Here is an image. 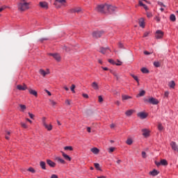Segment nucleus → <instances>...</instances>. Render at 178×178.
Returning a JSON list of instances; mask_svg holds the SVG:
<instances>
[{
  "instance_id": "f257e3e1",
  "label": "nucleus",
  "mask_w": 178,
  "mask_h": 178,
  "mask_svg": "<svg viewBox=\"0 0 178 178\" xmlns=\"http://www.w3.org/2000/svg\"><path fill=\"white\" fill-rule=\"evenodd\" d=\"M30 4L26 1V0H21L20 2L18 3V10L19 12H24L29 9Z\"/></svg>"
},
{
  "instance_id": "f03ea898",
  "label": "nucleus",
  "mask_w": 178,
  "mask_h": 178,
  "mask_svg": "<svg viewBox=\"0 0 178 178\" xmlns=\"http://www.w3.org/2000/svg\"><path fill=\"white\" fill-rule=\"evenodd\" d=\"M95 10L97 12H99L100 13H106V3L97 5L95 8Z\"/></svg>"
},
{
  "instance_id": "7ed1b4c3",
  "label": "nucleus",
  "mask_w": 178,
  "mask_h": 178,
  "mask_svg": "<svg viewBox=\"0 0 178 178\" xmlns=\"http://www.w3.org/2000/svg\"><path fill=\"white\" fill-rule=\"evenodd\" d=\"M106 13H108V12L109 13H113V12H115L116 10V7L106 4Z\"/></svg>"
},
{
  "instance_id": "20e7f679",
  "label": "nucleus",
  "mask_w": 178,
  "mask_h": 178,
  "mask_svg": "<svg viewBox=\"0 0 178 178\" xmlns=\"http://www.w3.org/2000/svg\"><path fill=\"white\" fill-rule=\"evenodd\" d=\"M143 101L145 104L148 102L149 104H152V105H156V99L154 97H150L149 99H144Z\"/></svg>"
},
{
  "instance_id": "39448f33",
  "label": "nucleus",
  "mask_w": 178,
  "mask_h": 178,
  "mask_svg": "<svg viewBox=\"0 0 178 178\" xmlns=\"http://www.w3.org/2000/svg\"><path fill=\"white\" fill-rule=\"evenodd\" d=\"M103 34H104L103 31H96L92 33V37L94 38H100V37H102Z\"/></svg>"
},
{
  "instance_id": "423d86ee",
  "label": "nucleus",
  "mask_w": 178,
  "mask_h": 178,
  "mask_svg": "<svg viewBox=\"0 0 178 178\" xmlns=\"http://www.w3.org/2000/svg\"><path fill=\"white\" fill-rule=\"evenodd\" d=\"M83 10L81 7H76L70 10L71 13H83Z\"/></svg>"
},
{
  "instance_id": "0eeeda50",
  "label": "nucleus",
  "mask_w": 178,
  "mask_h": 178,
  "mask_svg": "<svg viewBox=\"0 0 178 178\" xmlns=\"http://www.w3.org/2000/svg\"><path fill=\"white\" fill-rule=\"evenodd\" d=\"M165 35V33L161 30L156 31V40H162Z\"/></svg>"
},
{
  "instance_id": "6e6552de",
  "label": "nucleus",
  "mask_w": 178,
  "mask_h": 178,
  "mask_svg": "<svg viewBox=\"0 0 178 178\" xmlns=\"http://www.w3.org/2000/svg\"><path fill=\"white\" fill-rule=\"evenodd\" d=\"M168 166V161L165 159H161L160 162L156 163V166Z\"/></svg>"
},
{
  "instance_id": "1a4fd4ad",
  "label": "nucleus",
  "mask_w": 178,
  "mask_h": 178,
  "mask_svg": "<svg viewBox=\"0 0 178 178\" xmlns=\"http://www.w3.org/2000/svg\"><path fill=\"white\" fill-rule=\"evenodd\" d=\"M49 55L50 56H53V58L54 59H56L57 60V62H60V55H59L58 54H52V53H50L49 54Z\"/></svg>"
},
{
  "instance_id": "9d476101",
  "label": "nucleus",
  "mask_w": 178,
  "mask_h": 178,
  "mask_svg": "<svg viewBox=\"0 0 178 178\" xmlns=\"http://www.w3.org/2000/svg\"><path fill=\"white\" fill-rule=\"evenodd\" d=\"M17 88L19 91H25V90H27V86L24 83L23 85H17Z\"/></svg>"
},
{
  "instance_id": "9b49d317",
  "label": "nucleus",
  "mask_w": 178,
  "mask_h": 178,
  "mask_svg": "<svg viewBox=\"0 0 178 178\" xmlns=\"http://www.w3.org/2000/svg\"><path fill=\"white\" fill-rule=\"evenodd\" d=\"M139 26L140 27H142V29H144L145 27V20L143 17H141L139 19Z\"/></svg>"
},
{
  "instance_id": "f8f14e48",
  "label": "nucleus",
  "mask_w": 178,
  "mask_h": 178,
  "mask_svg": "<svg viewBox=\"0 0 178 178\" xmlns=\"http://www.w3.org/2000/svg\"><path fill=\"white\" fill-rule=\"evenodd\" d=\"M137 116L140 119H145L147 115L145 112H140V113H138Z\"/></svg>"
},
{
  "instance_id": "ddd939ff",
  "label": "nucleus",
  "mask_w": 178,
  "mask_h": 178,
  "mask_svg": "<svg viewBox=\"0 0 178 178\" xmlns=\"http://www.w3.org/2000/svg\"><path fill=\"white\" fill-rule=\"evenodd\" d=\"M142 134L145 137H149V130L147 129H142Z\"/></svg>"
},
{
  "instance_id": "4468645a",
  "label": "nucleus",
  "mask_w": 178,
  "mask_h": 178,
  "mask_svg": "<svg viewBox=\"0 0 178 178\" xmlns=\"http://www.w3.org/2000/svg\"><path fill=\"white\" fill-rule=\"evenodd\" d=\"M39 5L41 8H43V9H48V3L45 1H40Z\"/></svg>"
},
{
  "instance_id": "2eb2a0df",
  "label": "nucleus",
  "mask_w": 178,
  "mask_h": 178,
  "mask_svg": "<svg viewBox=\"0 0 178 178\" xmlns=\"http://www.w3.org/2000/svg\"><path fill=\"white\" fill-rule=\"evenodd\" d=\"M47 163L51 168H55L56 166V163H55V162H54V161H51L49 159L47 160Z\"/></svg>"
},
{
  "instance_id": "dca6fc26",
  "label": "nucleus",
  "mask_w": 178,
  "mask_h": 178,
  "mask_svg": "<svg viewBox=\"0 0 178 178\" xmlns=\"http://www.w3.org/2000/svg\"><path fill=\"white\" fill-rule=\"evenodd\" d=\"M108 51H109L108 47H106V48L101 47L99 52L101 54H103V55H105L106 54V52H108Z\"/></svg>"
},
{
  "instance_id": "f3484780",
  "label": "nucleus",
  "mask_w": 178,
  "mask_h": 178,
  "mask_svg": "<svg viewBox=\"0 0 178 178\" xmlns=\"http://www.w3.org/2000/svg\"><path fill=\"white\" fill-rule=\"evenodd\" d=\"M39 73H40V74H42V76H43V77H45V76H47V74H49V71H48V72H45L44 70L40 69V70H39Z\"/></svg>"
},
{
  "instance_id": "a211bd4d",
  "label": "nucleus",
  "mask_w": 178,
  "mask_h": 178,
  "mask_svg": "<svg viewBox=\"0 0 178 178\" xmlns=\"http://www.w3.org/2000/svg\"><path fill=\"white\" fill-rule=\"evenodd\" d=\"M158 5H159V6H161L160 10H161V12H163V10H165V8H166V6H165L164 3H162V2H161V1H159V2H158Z\"/></svg>"
},
{
  "instance_id": "6ab92c4d",
  "label": "nucleus",
  "mask_w": 178,
  "mask_h": 178,
  "mask_svg": "<svg viewBox=\"0 0 178 178\" xmlns=\"http://www.w3.org/2000/svg\"><path fill=\"white\" fill-rule=\"evenodd\" d=\"M91 152H92V154H95V155L99 154V149L97 147H93L90 149Z\"/></svg>"
},
{
  "instance_id": "aec40b11",
  "label": "nucleus",
  "mask_w": 178,
  "mask_h": 178,
  "mask_svg": "<svg viewBox=\"0 0 178 178\" xmlns=\"http://www.w3.org/2000/svg\"><path fill=\"white\" fill-rule=\"evenodd\" d=\"M62 155L63 156V158H65V159H66V161H72V158H70V156L66 154H65V152H61Z\"/></svg>"
},
{
  "instance_id": "412c9836",
  "label": "nucleus",
  "mask_w": 178,
  "mask_h": 178,
  "mask_svg": "<svg viewBox=\"0 0 178 178\" xmlns=\"http://www.w3.org/2000/svg\"><path fill=\"white\" fill-rule=\"evenodd\" d=\"M44 127H45V129H47V130H48L49 131H51V130H52V124H44Z\"/></svg>"
},
{
  "instance_id": "4be33fe9",
  "label": "nucleus",
  "mask_w": 178,
  "mask_h": 178,
  "mask_svg": "<svg viewBox=\"0 0 178 178\" xmlns=\"http://www.w3.org/2000/svg\"><path fill=\"white\" fill-rule=\"evenodd\" d=\"M29 92L31 95H34V97H37V95H38L37 91H35V90H33V89H29Z\"/></svg>"
},
{
  "instance_id": "5701e85b",
  "label": "nucleus",
  "mask_w": 178,
  "mask_h": 178,
  "mask_svg": "<svg viewBox=\"0 0 178 178\" xmlns=\"http://www.w3.org/2000/svg\"><path fill=\"white\" fill-rule=\"evenodd\" d=\"M122 101H127V99H131V97L126 95H122Z\"/></svg>"
},
{
  "instance_id": "b1692460",
  "label": "nucleus",
  "mask_w": 178,
  "mask_h": 178,
  "mask_svg": "<svg viewBox=\"0 0 178 178\" xmlns=\"http://www.w3.org/2000/svg\"><path fill=\"white\" fill-rule=\"evenodd\" d=\"M92 88H94V90L99 89V86H98V83H97V82L92 83Z\"/></svg>"
},
{
  "instance_id": "393cba45",
  "label": "nucleus",
  "mask_w": 178,
  "mask_h": 178,
  "mask_svg": "<svg viewBox=\"0 0 178 178\" xmlns=\"http://www.w3.org/2000/svg\"><path fill=\"white\" fill-rule=\"evenodd\" d=\"M94 166L97 170H100V172H102V169H101V166L99 165V163H95Z\"/></svg>"
},
{
  "instance_id": "a878e982",
  "label": "nucleus",
  "mask_w": 178,
  "mask_h": 178,
  "mask_svg": "<svg viewBox=\"0 0 178 178\" xmlns=\"http://www.w3.org/2000/svg\"><path fill=\"white\" fill-rule=\"evenodd\" d=\"M134 112V110H128L125 112V115L127 116H131L133 115V113Z\"/></svg>"
},
{
  "instance_id": "bb28decb",
  "label": "nucleus",
  "mask_w": 178,
  "mask_h": 178,
  "mask_svg": "<svg viewBox=\"0 0 178 178\" xmlns=\"http://www.w3.org/2000/svg\"><path fill=\"white\" fill-rule=\"evenodd\" d=\"M145 95V90H141L139 94L136 95L137 98L139 97H144Z\"/></svg>"
},
{
  "instance_id": "cd10ccee",
  "label": "nucleus",
  "mask_w": 178,
  "mask_h": 178,
  "mask_svg": "<svg viewBox=\"0 0 178 178\" xmlns=\"http://www.w3.org/2000/svg\"><path fill=\"white\" fill-rule=\"evenodd\" d=\"M138 3H139L140 6H143L145 10H148V6H147V5L141 2V1H139Z\"/></svg>"
},
{
  "instance_id": "c85d7f7f",
  "label": "nucleus",
  "mask_w": 178,
  "mask_h": 178,
  "mask_svg": "<svg viewBox=\"0 0 178 178\" xmlns=\"http://www.w3.org/2000/svg\"><path fill=\"white\" fill-rule=\"evenodd\" d=\"M56 160L58 162H60V163H63L64 165V163H66V161H65V160H63V159L60 158V157H56Z\"/></svg>"
},
{
  "instance_id": "c756f323",
  "label": "nucleus",
  "mask_w": 178,
  "mask_h": 178,
  "mask_svg": "<svg viewBox=\"0 0 178 178\" xmlns=\"http://www.w3.org/2000/svg\"><path fill=\"white\" fill-rule=\"evenodd\" d=\"M40 165L42 168V169H43L44 170H45L47 169L46 166V163L44 161H40Z\"/></svg>"
},
{
  "instance_id": "7c9ffc66",
  "label": "nucleus",
  "mask_w": 178,
  "mask_h": 178,
  "mask_svg": "<svg viewBox=\"0 0 178 178\" xmlns=\"http://www.w3.org/2000/svg\"><path fill=\"white\" fill-rule=\"evenodd\" d=\"M168 86L170 88H175L176 83H175L173 81H171L170 82H169Z\"/></svg>"
},
{
  "instance_id": "2f4dec72",
  "label": "nucleus",
  "mask_w": 178,
  "mask_h": 178,
  "mask_svg": "<svg viewBox=\"0 0 178 178\" xmlns=\"http://www.w3.org/2000/svg\"><path fill=\"white\" fill-rule=\"evenodd\" d=\"M19 107L21 108V112H24L27 109V107L24 104H19Z\"/></svg>"
},
{
  "instance_id": "473e14b6",
  "label": "nucleus",
  "mask_w": 178,
  "mask_h": 178,
  "mask_svg": "<svg viewBox=\"0 0 178 178\" xmlns=\"http://www.w3.org/2000/svg\"><path fill=\"white\" fill-rule=\"evenodd\" d=\"M149 176H156V170L154 169L149 172Z\"/></svg>"
},
{
  "instance_id": "72a5a7b5",
  "label": "nucleus",
  "mask_w": 178,
  "mask_h": 178,
  "mask_svg": "<svg viewBox=\"0 0 178 178\" xmlns=\"http://www.w3.org/2000/svg\"><path fill=\"white\" fill-rule=\"evenodd\" d=\"M170 19L171 20V22H176V16L173 14H172L170 16Z\"/></svg>"
},
{
  "instance_id": "f704fd0d",
  "label": "nucleus",
  "mask_w": 178,
  "mask_h": 178,
  "mask_svg": "<svg viewBox=\"0 0 178 178\" xmlns=\"http://www.w3.org/2000/svg\"><path fill=\"white\" fill-rule=\"evenodd\" d=\"M65 151H73V147L72 146H66L64 147Z\"/></svg>"
},
{
  "instance_id": "c9c22d12",
  "label": "nucleus",
  "mask_w": 178,
  "mask_h": 178,
  "mask_svg": "<svg viewBox=\"0 0 178 178\" xmlns=\"http://www.w3.org/2000/svg\"><path fill=\"white\" fill-rule=\"evenodd\" d=\"M158 130H159V131H163V126H162V124L159 123V124H158Z\"/></svg>"
},
{
  "instance_id": "e433bc0d",
  "label": "nucleus",
  "mask_w": 178,
  "mask_h": 178,
  "mask_svg": "<svg viewBox=\"0 0 178 178\" xmlns=\"http://www.w3.org/2000/svg\"><path fill=\"white\" fill-rule=\"evenodd\" d=\"M141 72L142 73H145V74L149 73V71L148 70V69L145 67L142 68Z\"/></svg>"
},
{
  "instance_id": "4c0bfd02",
  "label": "nucleus",
  "mask_w": 178,
  "mask_h": 178,
  "mask_svg": "<svg viewBox=\"0 0 178 178\" xmlns=\"http://www.w3.org/2000/svg\"><path fill=\"white\" fill-rule=\"evenodd\" d=\"M127 144L128 145H131V144H133V140H131V138H128L127 140Z\"/></svg>"
},
{
  "instance_id": "58836bf2",
  "label": "nucleus",
  "mask_w": 178,
  "mask_h": 178,
  "mask_svg": "<svg viewBox=\"0 0 178 178\" xmlns=\"http://www.w3.org/2000/svg\"><path fill=\"white\" fill-rule=\"evenodd\" d=\"M56 2H58V3L63 5V3H66V0H56Z\"/></svg>"
},
{
  "instance_id": "ea45409f",
  "label": "nucleus",
  "mask_w": 178,
  "mask_h": 178,
  "mask_svg": "<svg viewBox=\"0 0 178 178\" xmlns=\"http://www.w3.org/2000/svg\"><path fill=\"white\" fill-rule=\"evenodd\" d=\"M111 73L116 77L117 80H119V75H118V73L116 72H111Z\"/></svg>"
},
{
  "instance_id": "a19ab883",
  "label": "nucleus",
  "mask_w": 178,
  "mask_h": 178,
  "mask_svg": "<svg viewBox=\"0 0 178 178\" xmlns=\"http://www.w3.org/2000/svg\"><path fill=\"white\" fill-rule=\"evenodd\" d=\"M131 76L133 77V79H134V80H136V81H137V83H138V77H137V76L134 74H131Z\"/></svg>"
},
{
  "instance_id": "79ce46f5",
  "label": "nucleus",
  "mask_w": 178,
  "mask_h": 178,
  "mask_svg": "<svg viewBox=\"0 0 178 178\" xmlns=\"http://www.w3.org/2000/svg\"><path fill=\"white\" fill-rule=\"evenodd\" d=\"M49 102H50V104H51V106H55V105H56V103L55 101H54V100H49Z\"/></svg>"
},
{
  "instance_id": "37998d69",
  "label": "nucleus",
  "mask_w": 178,
  "mask_h": 178,
  "mask_svg": "<svg viewBox=\"0 0 178 178\" xmlns=\"http://www.w3.org/2000/svg\"><path fill=\"white\" fill-rule=\"evenodd\" d=\"M76 88V86H74V84H72V86H71V91L72 92H76L75 91H74V89Z\"/></svg>"
},
{
  "instance_id": "c03bdc74",
  "label": "nucleus",
  "mask_w": 178,
  "mask_h": 178,
  "mask_svg": "<svg viewBox=\"0 0 178 178\" xmlns=\"http://www.w3.org/2000/svg\"><path fill=\"white\" fill-rule=\"evenodd\" d=\"M113 151H115V147H110V148H108L109 154H112V152H113Z\"/></svg>"
},
{
  "instance_id": "a18cd8bd",
  "label": "nucleus",
  "mask_w": 178,
  "mask_h": 178,
  "mask_svg": "<svg viewBox=\"0 0 178 178\" xmlns=\"http://www.w3.org/2000/svg\"><path fill=\"white\" fill-rule=\"evenodd\" d=\"M29 172H31V173H35V170H34V168H29L28 169Z\"/></svg>"
},
{
  "instance_id": "49530a36",
  "label": "nucleus",
  "mask_w": 178,
  "mask_h": 178,
  "mask_svg": "<svg viewBox=\"0 0 178 178\" xmlns=\"http://www.w3.org/2000/svg\"><path fill=\"white\" fill-rule=\"evenodd\" d=\"M108 61L109 62V63H111V65H116V62H115V60L112 59H108Z\"/></svg>"
},
{
  "instance_id": "de8ad7c7",
  "label": "nucleus",
  "mask_w": 178,
  "mask_h": 178,
  "mask_svg": "<svg viewBox=\"0 0 178 178\" xmlns=\"http://www.w3.org/2000/svg\"><path fill=\"white\" fill-rule=\"evenodd\" d=\"M63 49H64V51H65L66 52H69V51H70V48H68L66 46H64V47L63 48Z\"/></svg>"
},
{
  "instance_id": "09e8293b",
  "label": "nucleus",
  "mask_w": 178,
  "mask_h": 178,
  "mask_svg": "<svg viewBox=\"0 0 178 178\" xmlns=\"http://www.w3.org/2000/svg\"><path fill=\"white\" fill-rule=\"evenodd\" d=\"M21 126L22 127H23L24 129H27V124H26L24 122H21Z\"/></svg>"
},
{
  "instance_id": "8fccbe9b",
  "label": "nucleus",
  "mask_w": 178,
  "mask_h": 178,
  "mask_svg": "<svg viewBox=\"0 0 178 178\" xmlns=\"http://www.w3.org/2000/svg\"><path fill=\"white\" fill-rule=\"evenodd\" d=\"M98 101H99V102H104V99L102 98V96H99L98 97Z\"/></svg>"
},
{
  "instance_id": "3c124183",
  "label": "nucleus",
  "mask_w": 178,
  "mask_h": 178,
  "mask_svg": "<svg viewBox=\"0 0 178 178\" xmlns=\"http://www.w3.org/2000/svg\"><path fill=\"white\" fill-rule=\"evenodd\" d=\"M142 157L144 159L147 158V153L145 152H142Z\"/></svg>"
},
{
  "instance_id": "603ef678",
  "label": "nucleus",
  "mask_w": 178,
  "mask_h": 178,
  "mask_svg": "<svg viewBox=\"0 0 178 178\" xmlns=\"http://www.w3.org/2000/svg\"><path fill=\"white\" fill-rule=\"evenodd\" d=\"M28 115H29V118H31V119H34V115L31 113H28Z\"/></svg>"
},
{
  "instance_id": "864d4df0",
  "label": "nucleus",
  "mask_w": 178,
  "mask_h": 178,
  "mask_svg": "<svg viewBox=\"0 0 178 178\" xmlns=\"http://www.w3.org/2000/svg\"><path fill=\"white\" fill-rule=\"evenodd\" d=\"M46 118L45 117H43L42 118V124H43V126L44 125V124H47V122L45 121L46 120Z\"/></svg>"
},
{
  "instance_id": "5fc2aeb1",
  "label": "nucleus",
  "mask_w": 178,
  "mask_h": 178,
  "mask_svg": "<svg viewBox=\"0 0 178 178\" xmlns=\"http://www.w3.org/2000/svg\"><path fill=\"white\" fill-rule=\"evenodd\" d=\"M117 66H122V61L118 60V63H115Z\"/></svg>"
},
{
  "instance_id": "6e6d98bb",
  "label": "nucleus",
  "mask_w": 178,
  "mask_h": 178,
  "mask_svg": "<svg viewBox=\"0 0 178 178\" xmlns=\"http://www.w3.org/2000/svg\"><path fill=\"white\" fill-rule=\"evenodd\" d=\"M65 104L66 105H70V100L69 99L65 100Z\"/></svg>"
},
{
  "instance_id": "4d7b16f0",
  "label": "nucleus",
  "mask_w": 178,
  "mask_h": 178,
  "mask_svg": "<svg viewBox=\"0 0 178 178\" xmlns=\"http://www.w3.org/2000/svg\"><path fill=\"white\" fill-rule=\"evenodd\" d=\"M87 131H88V133H91V127H87Z\"/></svg>"
},
{
  "instance_id": "13d9d810",
  "label": "nucleus",
  "mask_w": 178,
  "mask_h": 178,
  "mask_svg": "<svg viewBox=\"0 0 178 178\" xmlns=\"http://www.w3.org/2000/svg\"><path fill=\"white\" fill-rule=\"evenodd\" d=\"M118 47L119 48H123V44H122V42L118 43Z\"/></svg>"
},
{
  "instance_id": "bf43d9fd",
  "label": "nucleus",
  "mask_w": 178,
  "mask_h": 178,
  "mask_svg": "<svg viewBox=\"0 0 178 178\" xmlns=\"http://www.w3.org/2000/svg\"><path fill=\"white\" fill-rule=\"evenodd\" d=\"M144 54H145V55H151V53L149 52V51H144Z\"/></svg>"
},
{
  "instance_id": "052dcab7",
  "label": "nucleus",
  "mask_w": 178,
  "mask_h": 178,
  "mask_svg": "<svg viewBox=\"0 0 178 178\" xmlns=\"http://www.w3.org/2000/svg\"><path fill=\"white\" fill-rule=\"evenodd\" d=\"M47 40H48V38H42V39H40L39 41H40V42H42V41H47Z\"/></svg>"
},
{
  "instance_id": "680f3d73",
  "label": "nucleus",
  "mask_w": 178,
  "mask_h": 178,
  "mask_svg": "<svg viewBox=\"0 0 178 178\" xmlns=\"http://www.w3.org/2000/svg\"><path fill=\"white\" fill-rule=\"evenodd\" d=\"M148 34H149V32H145L143 35V37H148Z\"/></svg>"
},
{
  "instance_id": "e2e57ef3",
  "label": "nucleus",
  "mask_w": 178,
  "mask_h": 178,
  "mask_svg": "<svg viewBox=\"0 0 178 178\" xmlns=\"http://www.w3.org/2000/svg\"><path fill=\"white\" fill-rule=\"evenodd\" d=\"M115 124H111L110 125L111 129H115Z\"/></svg>"
},
{
  "instance_id": "0e129e2a",
  "label": "nucleus",
  "mask_w": 178,
  "mask_h": 178,
  "mask_svg": "<svg viewBox=\"0 0 178 178\" xmlns=\"http://www.w3.org/2000/svg\"><path fill=\"white\" fill-rule=\"evenodd\" d=\"M45 92H47V94H48V95H51V92H49L48 90H45Z\"/></svg>"
},
{
  "instance_id": "69168bd1",
  "label": "nucleus",
  "mask_w": 178,
  "mask_h": 178,
  "mask_svg": "<svg viewBox=\"0 0 178 178\" xmlns=\"http://www.w3.org/2000/svg\"><path fill=\"white\" fill-rule=\"evenodd\" d=\"M51 178H58V175H52Z\"/></svg>"
},
{
  "instance_id": "338daca9",
  "label": "nucleus",
  "mask_w": 178,
  "mask_h": 178,
  "mask_svg": "<svg viewBox=\"0 0 178 178\" xmlns=\"http://www.w3.org/2000/svg\"><path fill=\"white\" fill-rule=\"evenodd\" d=\"M83 98H88V95L87 94H83Z\"/></svg>"
},
{
  "instance_id": "774afa93",
  "label": "nucleus",
  "mask_w": 178,
  "mask_h": 178,
  "mask_svg": "<svg viewBox=\"0 0 178 178\" xmlns=\"http://www.w3.org/2000/svg\"><path fill=\"white\" fill-rule=\"evenodd\" d=\"M165 97H169V92H165L164 94Z\"/></svg>"
}]
</instances>
